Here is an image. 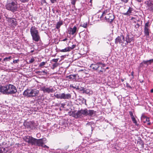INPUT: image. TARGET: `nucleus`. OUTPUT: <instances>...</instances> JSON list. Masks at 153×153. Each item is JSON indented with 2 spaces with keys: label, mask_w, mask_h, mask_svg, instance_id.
<instances>
[{
  "label": "nucleus",
  "mask_w": 153,
  "mask_h": 153,
  "mask_svg": "<svg viewBox=\"0 0 153 153\" xmlns=\"http://www.w3.org/2000/svg\"><path fill=\"white\" fill-rule=\"evenodd\" d=\"M50 1L52 3H54L57 2V0H50Z\"/></svg>",
  "instance_id": "nucleus-41"
},
{
  "label": "nucleus",
  "mask_w": 153,
  "mask_h": 153,
  "mask_svg": "<svg viewBox=\"0 0 153 153\" xmlns=\"http://www.w3.org/2000/svg\"><path fill=\"white\" fill-rule=\"evenodd\" d=\"M140 26V25L139 24L137 23L136 24V25H135V27H136V28H139Z\"/></svg>",
  "instance_id": "nucleus-45"
},
{
  "label": "nucleus",
  "mask_w": 153,
  "mask_h": 153,
  "mask_svg": "<svg viewBox=\"0 0 153 153\" xmlns=\"http://www.w3.org/2000/svg\"><path fill=\"white\" fill-rule=\"evenodd\" d=\"M121 80L122 82H123V81H124V79H121Z\"/></svg>",
  "instance_id": "nucleus-55"
},
{
  "label": "nucleus",
  "mask_w": 153,
  "mask_h": 153,
  "mask_svg": "<svg viewBox=\"0 0 153 153\" xmlns=\"http://www.w3.org/2000/svg\"><path fill=\"white\" fill-rule=\"evenodd\" d=\"M41 90L43 91L44 93H50L53 92V88L51 86H50L49 88H46L45 86L41 88Z\"/></svg>",
  "instance_id": "nucleus-17"
},
{
  "label": "nucleus",
  "mask_w": 153,
  "mask_h": 153,
  "mask_svg": "<svg viewBox=\"0 0 153 153\" xmlns=\"http://www.w3.org/2000/svg\"><path fill=\"white\" fill-rule=\"evenodd\" d=\"M76 46V45H72L71 47H68L70 48L69 49L70 50V51H71V50L74 49Z\"/></svg>",
  "instance_id": "nucleus-34"
},
{
  "label": "nucleus",
  "mask_w": 153,
  "mask_h": 153,
  "mask_svg": "<svg viewBox=\"0 0 153 153\" xmlns=\"http://www.w3.org/2000/svg\"><path fill=\"white\" fill-rule=\"evenodd\" d=\"M17 92L16 88L14 85L10 84L6 85L1 86L0 88V92L6 95L13 94Z\"/></svg>",
  "instance_id": "nucleus-1"
},
{
  "label": "nucleus",
  "mask_w": 153,
  "mask_h": 153,
  "mask_svg": "<svg viewBox=\"0 0 153 153\" xmlns=\"http://www.w3.org/2000/svg\"><path fill=\"white\" fill-rule=\"evenodd\" d=\"M69 47H67L65 48L64 49L59 50V51L60 52H69L70 51V50L69 49Z\"/></svg>",
  "instance_id": "nucleus-24"
},
{
  "label": "nucleus",
  "mask_w": 153,
  "mask_h": 153,
  "mask_svg": "<svg viewBox=\"0 0 153 153\" xmlns=\"http://www.w3.org/2000/svg\"><path fill=\"white\" fill-rule=\"evenodd\" d=\"M59 59H53L52 60V61L55 62V63H57V62L58 61V60Z\"/></svg>",
  "instance_id": "nucleus-37"
},
{
  "label": "nucleus",
  "mask_w": 153,
  "mask_h": 153,
  "mask_svg": "<svg viewBox=\"0 0 153 153\" xmlns=\"http://www.w3.org/2000/svg\"><path fill=\"white\" fill-rule=\"evenodd\" d=\"M125 39L126 43L125 44L126 45H128V44L130 45H134V38L132 35L127 33Z\"/></svg>",
  "instance_id": "nucleus-7"
},
{
  "label": "nucleus",
  "mask_w": 153,
  "mask_h": 153,
  "mask_svg": "<svg viewBox=\"0 0 153 153\" xmlns=\"http://www.w3.org/2000/svg\"><path fill=\"white\" fill-rule=\"evenodd\" d=\"M125 41V37L123 35L122 33L120 36H118L116 38L115 43L117 44L119 43L121 45H122L124 43Z\"/></svg>",
  "instance_id": "nucleus-11"
},
{
  "label": "nucleus",
  "mask_w": 153,
  "mask_h": 153,
  "mask_svg": "<svg viewBox=\"0 0 153 153\" xmlns=\"http://www.w3.org/2000/svg\"><path fill=\"white\" fill-rule=\"evenodd\" d=\"M153 62V59H151L148 60L143 61V63L147 65L150 64Z\"/></svg>",
  "instance_id": "nucleus-23"
},
{
  "label": "nucleus",
  "mask_w": 153,
  "mask_h": 153,
  "mask_svg": "<svg viewBox=\"0 0 153 153\" xmlns=\"http://www.w3.org/2000/svg\"><path fill=\"white\" fill-rule=\"evenodd\" d=\"M149 22H148L145 23L144 26V35L146 38H149Z\"/></svg>",
  "instance_id": "nucleus-12"
},
{
  "label": "nucleus",
  "mask_w": 153,
  "mask_h": 153,
  "mask_svg": "<svg viewBox=\"0 0 153 153\" xmlns=\"http://www.w3.org/2000/svg\"><path fill=\"white\" fill-rule=\"evenodd\" d=\"M42 147L44 148H47V149L49 148V147L46 145H43V146Z\"/></svg>",
  "instance_id": "nucleus-48"
},
{
  "label": "nucleus",
  "mask_w": 153,
  "mask_h": 153,
  "mask_svg": "<svg viewBox=\"0 0 153 153\" xmlns=\"http://www.w3.org/2000/svg\"><path fill=\"white\" fill-rule=\"evenodd\" d=\"M30 33L33 41L38 42L40 39L39 31L34 26H32L30 28Z\"/></svg>",
  "instance_id": "nucleus-3"
},
{
  "label": "nucleus",
  "mask_w": 153,
  "mask_h": 153,
  "mask_svg": "<svg viewBox=\"0 0 153 153\" xmlns=\"http://www.w3.org/2000/svg\"><path fill=\"white\" fill-rule=\"evenodd\" d=\"M87 25V22L82 23L80 25V26L84 28H86Z\"/></svg>",
  "instance_id": "nucleus-31"
},
{
  "label": "nucleus",
  "mask_w": 153,
  "mask_h": 153,
  "mask_svg": "<svg viewBox=\"0 0 153 153\" xmlns=\"http://www.w3.org/2000/svg\"><path fill=\"white\" fill-rule=\"evenodd\" d=\"M92 0H91V1H92Z\"/></svg>",
  "instance_id": "nucleus-63"
},
{
  "label": "nucleus",
  "mask_w": 153,
  "mask_h": 153,
  "mask_svg": "<svg viewBox=\"0 0 153 153\" xmlns=\"http://www.w3.org/2000/svg\"><path fill=\"white\" fill-rule=\"evenodd\" d=\"M6 20L8 25L12 28H14L17 25V23L16 19L6 17Z\"/></svg>",
  "instance_id": "nucleus-10"
},
{
  "label": "nucleus",
  "mask_w": 153,
  "mask_h": 153,
  "mask_svg": "<svg viewBox=\"0 0 153 153\" xmlns=\"http://www.w3.org/2000/svg\"><path fill=\"white\" fill-rule=\"evenodd\" d=\"M86 108L85 109H81L77 111H72L71 116L76 118H82L86 115Z\"/></svg>",
  "instance_id": "nucleus-6"
},
{
  "label": "nucleus",
  "mask_w": 153,
  "mask_h": 153,
  "mask_svg": "<svg viewBox=\"0 0 153 153\" xmlns=\"http://www.w3.org/2000/svg\"><path fill=\"white\" fill-rule=\"evenodd\" d=\"M134 19V17H132V18H131V19L132 20L133 19Z\"/></svg>",
  "instance_id": "nucleus-58"
},
{
  "label": "nucleus",
  "mask_w": 153,
  "mask_h": 153,
  "mask_svg": "<svg viewBox=\"0 0 153 153\" xmlns=\"http://www.w3.org/2000/svg\"><path fill=\"white\" fill-rule=\"evenodd\" d=\"M129 114H130V116H131L133 115L132 112L131 111H130L129 112Z\"/></svg>",
  "instance_id": "nucleus-46"
},
{
  "label": "nucleus",
  "mask_w": 153,
  "mask_h": 153,
  "mask_svg": "<svg viewBox=\"0 0 153 153\" xmlns=\"http://www.w3.org/2000/svg\"><path fill=\"white\" fill-rule=\"evenodd\" d=\"M18 61H19V60L18 59L17 60H14L13 61V62L14 63H17Z\"/></svg>",
  "instance_id": "nucleus-43"
},
{
  "label": "nucleus",
  "mask_w": 153,
  "mask_h": 153,
  "mask_svg": "<svg viewBox=\"0 0 153 153\" xmlns=\"http://www.w3.org/2000/svg\"><path fill=\"white\" fill-rule=\"evenodd\" d=\"M86 116H91L94 113V111L93 110H88L86 108Z\"/></svg>",
  "instance_id": "nucleus-20"
},
{
  "label": "nucleus",
  "mask_w": 153,
  "mask_h": 153,
  "mask_svg": "<svg viewBox=\"0 0 153 153\" xmlns=\"http://www.w3.org/2000/svg\"><path fill=\"white\" fill-rule=\"evenodd\" d=\"M85 100V103H86V100Z\"/></svg>",
  "instance_id": "nucleus-56"
},
{
  "label": "nucleus",
  "mask_w": 153,
  "mask_h": 153,
  "mask_svg": "<svg viewBox=\"0 0 153 153\" xmlns=\"http://www.w3.org/2000/svg\"><path fill=\"white\" fill-rule=\"evenodd\" d=\"M65 104L64 103H62L61 104V107L62 108H64V106Z\"/></svg>",
  "instance_id": "nucleus-47"
},
{
  "label": "nucleus",
  "mask_w": 153,
  "mask_h": 153,
  "mask_svg": "<svg viewBox=\"0 0 153 153\" xmlns=\"http://www.w3.org/2000/svg\"><path fill=\"white\" fill-rule=\"evenodd\" d=\"M85 71H86V70L85 69H81V70H79L78 71V72H81V71H83L84 73L86 74V73L85 72Z\"/></svg>",
  "instance_id": "nucleus-40"
},
{
  "label": "nucleus",
  "mask_w": 153,
  "mask_h": 153,
  "mask_svg": "<svg viewBox=\"0 0 153 153\" xmlns=\"http://www.w3.org/2000/svg\"><path fill=\"white\" fill-rule=\"evenodd\" d=\"M99 65L100 66V65H101L102 66H101V69H102V67H104L105 66V65L104 64L102 63L101 62H99Z\"/></svg>",
  "instance_id": "nucleus-32"
},
{
  "label": "nucleus",
  "mask_w": 153,
  "mask_h": 153,
  "mask_svg": "<svg viewBox=\"0 0 153 153\" xmlns=\"http://www.w3.org/2000/svg\"><path fill=\"white\" fill-rule=\"evenodd\" d=\"M131 119H133V118H134V115H132L131 116Z\"/></svg>",
  "instance_id": "nucleus-53"
},
{
  "label": "nucleus",
  "mask_w": 153,
  "mask_h": 153,
  "mask_svg": "<svg viewBox=\"0 0 153 153\" xmlns=\"http://www.w3.org/2000/svg\"><path fill=\"white\" fill-rule=\"evenodd\" d=\"M24 125L28 128L31 130H33L36 128L38 126V124L35 123L34 121H30L24 123Z\"/></svg>",
  "instance_id": "nucleus-8"
},
{
  "label": "nucleus",
  "mask_w": 153,
  "mask_h": 153,
  "mask_svg": "<svg viewBox=\"0 0 153 153\" xmlns=\"http://www.w3.org/2000/svg\"><path fill=\"white\" fill-rule=\"evenodd\" d=\"M62 24V21H59L58 22L56 26V28L57 29H59Z\"/></svg>",
  "instance_id": "nucleus-25"
},
{
  "label": "nucleus",
  "mask_w": 153,
  "mask_h": 153,
  "mask_svg": "<svg viewBox=\"0 0 153 153\" xmlns=\"http://www.w3.org/2000/svg\"><path fill=\"white\" fill-rule=\"evenodd\" d=\"M7 150L5 149V148H0V153H6Z\"/></svg>",
  "instance_id": "nucleus-28"
},
{
  "label": "nucleus",
  "mask_w": 153,
  "mask_h": 153,
  "mask_svg": "<svg viewBox=\"0 0 153 153\" xmlns=\"http://www.w3.org/2000/svg\"><path fill=\"white\" fill-rule=\"evenodd\" d=\"M108 67L106 68V69H108Z\"/></svg>",
  "instance_id": "nucleus-62"
},
{
  "label": "nucleus",
  "mask_w": 153,
  "mask_h": 153,
  "mask_svg": "<svg viewBox=\"0 0 153 153\" xmlns=\"http://www.w3.org/2000/svg\"><path fill=\"white\" fill-rule=\"evenodd\" d=\"M78 29L76 26H74L73 27H70L68 30L69 34L72 35H76L78 31Z\"/></svg>",
  "instance_id": "nucleus-16"
},
{
  "label": "nucleus",
  "mask_w": 153,
  "mask_h": 153,
  "mask_svg": "<svg viewBox=\"0 0 153 153\" xmlns=\"http://www.w3.org/2000/svg\"><path fill=\"white\" fill-rule=\"evenodd\" d=\"M126 86L127 87L129 88H131V87L129 85V84L128 83H126Z\"/></svg>",
  "instance_id": "nucleus-42"
},
{
  "label": "nucleus",
  "mask_w": 153,
  "mask_h": 153,
  "mask_svg": "<svg viewBox=\"0 0 153 153\" xmlns=\"http://www.w3.org/2000/svg\"><path fill=\"white\" fill-rule=\"evenodd\" d=\"M92 1H91V0H90V2H91Z\"/></svg>",
  "instance_id": "nucleus-61"
},
{
  "label": "nucleus",
  "mask_w": 153,
  "mask_h": 153,
  "mask_svg": "<svg viewBox=\"0 0 153 153\" xmlns=\"http://www.w3.org/2000/svg\"><path fill=\"white\" fill-rule=\"evenodd\" d=\"M143 82V80H142V81H141V82Z\"/></svg>",
  "instance_id": "nucleus-60"
},
{
  "label": "nucleus",
  "mask_w": 153,
  "mask_h": 153,
  "mask_svg": "<svg viewBox=\"0 0 153 153\" xmlns=\"http://www.w3.org/2000/svg\"><path fill=\"white\" fill-rule=\"evenodd\" d=\"M103 17H104L107 21L110 23H111L114 18V15L112 13H110L109 10L108 9L104 11L102 13L100 16V18Z\"/></svg>",
  "instance_id": "nucleus-4"
},
{
  "label": "nucleus",
  "mask_w": 153,
  "mask_h": 153,
  "mask_svg": "<svg viewBox=\"0 0 153 153\" xmlns=\"http://www.w3.org/2000/svg\"><path fill=\"white\" fill-rule=\"evenodd\" d=\"M77 0H71V4L73 5H75Z\"/></svg>",
  "instance_id": "nucleus-35"
},
{
  "label": "nucleus",
  "mask_w": 153,
  "mask_h": 153,
  "mask_svg": "<svg viewBox=\"0 0 153 153\" xmlns=\"http://www.w3.org/2000/svg\"><path fill=\"white\" fill-rule=\"evenodd\" d=\"M121 1L123 2L126 3L128 2V0H121Z\"/></svg>",
  "instance_id": "nucleus-44"
},
{
  "label": "nucleus",
  "mask_w": 153,
  "mask_h": 153,
  "mask_svg": "<svg viewBox=\"0 0 153 153\" xmlns=\"http://www.w3.org/2000/svg\"><path fill=\"white\" fill-rule=\"evenodd\" d=\"M58 63H54L53 64V65H52L51 68L53 69H55V68L57 67L58 66Z\"/></svg>",
  "instance_id": "nucleus-30"
},
{
  "label": "nucleus",
  "mask_w": 153,
  "mask_h": 153,
  "mask_svg": "<svg viewBox=\"0 0 153 153\" xmlns=\"http://www.w3.org/2000/svg\"><path fill=\"white\" fill-rule=\"evenodd\" d=\"M23 139L25 142L29 143H30L33 145V143L34 139V138L29 136H25Z\"/></svg>",
  "instance_id": "nucleus-15"
},
{
  "label": "nucleus",
  "mask_w": 153,
  "mask_h": 153,
  "mask_svg": "<svg viewBox=\"0 0 153 153\" xmlns=\"http://www.w3.org/2000/svg\"><path fill=\"white\" fill-rule=\"evenodd\" d=\"M67 40V38H65V39L62 40L61 41H65Z\"/></svg>",
  "instance_id": "nucleus-51"
},
{
  "label": "nucleus",
  "mask_w": 153,
  "mask_h": 153,
  "mask_svg": "<svg viewBox=\"0 0 153 153\" xmlns=\"http://www.w3.org/2000/svg\"><path fill=\"white\" fill-rule=\"evenodd\" d=\"M61 93L54 94V96L57 99H61Z\"/></svg>",
  "instance_id": "nucleus-27"
},
{
  "label": "nucleus",
  "mask_w": 153,
  "mask_h": 153,
  "mask_svg": "<svg viewBox=\"0 0 153 153\" xmlns=\"http://www.w3.org/2000/svg\"><path fill=\"white\" fill-rule=\"evenodd\" d=\"M150 92L152 93H153V89H151Z\"/></svg>",
  "instance_id": "nucleus-54"
},
{
  "label": "nucleus",
  "mask_w": 153,
  "mask_h": 153,
  "mask_svg": "<svg viewBox=\"0 0 153 153\" xmlns=\"http://www.w3.org/2000/svg\"><path fill=\"white\" fill-rule=\"evenodd\" d=\"M61 99L69 100L71 97V95L70 94H65V93H61Z\"/></svg>",
  "instance_id": "nucleus-19"
},
{
  "label": "nucleus",
  "mask_w": 153,
  "mask_h": 153,
  "mask_svg": "<svg viewBox=\"0 0 153 153\" xmlns=\"http://www.w3.org/2000/svg\"><path fill=\"white\" fill-rule=\"evenodd\" d=\"M134 72L132 71L131 72V76H132L134 78Z\"/></svg>",
  "instance_id": "nucleus-50"
},
{
  "label": "nucleus",
  "mask_w": 153,
  "mask_h": 153,
  "mask_svg": "<svg viewBox=\"0 0 153 153\" xmlns=\"http://www.w3.org/2000/svg\"><path fill=\"white\" fill-rule=\"evenodd\" d=\"M45 2V0H41V2L42 4L44 3Z\"/></svg>",
  "instance_id": "nucleus-49"
},
{
  "label": "nucleus",
  "mask_w": 153,
  "mask_h": 153,
  "mask_svg": "<svg viewBox=\"0 0 153 153\" xmlns=\"http://www.w3.org/2000/svg\"><path fill=\"white\" fill-rule=\"evenodd\" d=\"M84 92L86 93H87L89 92L88 91V90H85V91H84Z\"/></svg>",
  "instance_id": "nucleus-52"
},
{
  "label": "nucleus",
  "mask_w": 153,
  "mask_h": 153,
  "mask_svg": "<svg viewBox=\"0 0 153 153\" xmlns=\"http://www.w3.org/2000/svg\"><path fill=\"white\" fill-rule=\"evenodd\" d=\"M45 63H46V62H42L40 63L39 66V67H42L43 66L45 65Z\"/></svg>",
  "instance_id": "nucleus-36"
},
{
  "label": "nucleus",
  "mask_w": 153,
  "mask_h": 153,
  "mask_svg": "<svg viewBox=\"0 0 153 153\" xmlns=\"http://www.w3.org/2000/svg\"><path fill=\"white\" fill-rule=\"evenodd\" d=\"M133 123H134L136 125L138 126V125L137 124V121L136 120L135 118L131 119Z\"/></svg>",
  "instance_id": "nucleus-33"
},
{
  "label": "nucleus",
  "mask_w": 153,
  "mask_h": 153,
  "mask_svg": "<svg viewBox=\"0 0 153 153\" xmlns=\"http://www.w3.org/2000/svg\"><path fill=\"white\" fill-rule=\"evenodd\" d=\"M133 10V8L131 7H129L127 12L123 13V14L124 15L129 16L131 14V13H132Z\"/></svg>",
  "instance_id": "nucleus-21"
},
{
  "label": "nucleus",
  "mask_w": 153,
  "mask_h": 153,
  "mask_svg": "<svg viewBox=\"0 0 153 153\" xmlns=\"http://www.w3.org/2000/svg\"><path fill=\"white\" fill-rule=\"evenodd\" d=\"M17 0H13L12 2L7 3L6 5V9L13 12L17 11L18 7Z\"/></svg>",
  "instance_id": "nucleus-5"
},
{
  "label": "nucleus",
  "mask_w": 153,
  "mask_h": 153,
  "mask_svg": "<svg viewBox=\"0 0 153 153\" xmlns=\"http://www.w3.org/2000/svg\"><path fill=\"white\" fill-rule=\"evenodd\" d=\"M36 73L40 75H44L45 74H47V73L45 71H37L36 72Z\"/></svg>",
  "instance_id": "nucleus-26"
},
{
  "label": "nucleus",
  "mask_w": 153,
  "mask_h": 153,
  "mask_svg": "<svg viewBox=\"0 0 153 153\" xmlns=\"http://www.w3.org/2000/svg\"><path fill=\"white\" fill-rule=\"evenodd\" d=\"M100 66L99 65V63L97 62L95 64H92L90 65L89 68L93 72L97 71L98 72H102L103 70L100 69Z\"/></svg>",
  "instance_id": "nucleus-9"
},
{
  "label": "nucleus",
  "mask_w": 153,
  "mask_h": 153,
  "mask_svg": "<svg viewBox=\"0 0 153 153\" xmlns=\"http://www.w3.org/2000/svg\"><path fill=\"white\" fill-rule=\"evenodd\" d=\"M35 61V59L34 58H32L29 61V62L30 63H33Z\"/></svg>",
  "instance_id": "nucleus-38"
},
{
  "label": "nucleus",
  "mask_w": 153,
  "mask_h": 153,
  "mask_svg": "<svg viewBox=\"0 0 153 153\" xmlns=\"http://www.w3.org/2000/svg\"><path fill=\"white\" fill-rule=\"evenodd\" d=\"M141 121L144 123H147L148 125H150L151 123L149 122V118L146 116L142 115L141 117Z\"/></svg>",
  "instance_id": "nucleus-18"
},
{
  "label": "nucleus",
  "mask_w": 153,
  "mask_h": 153,
  "mask_svg": "<svg viewBox=\"0 0 153 153\" xmlns=\"http://www.w3.org/2000/svg\"><path fill=\"white\" fill-rule=\"evenodd\" d=\"M34 51H31V52H33Z\"/></svg>",
  "instance_id": "nucleus-59"
},
{
  "label": "nucleus",
  "mask_w": 153,
  "mask_h": 153,
  "mask_svg": "<svg viewBox=\"0 0 153 153\" xmlns=\"http://www.w3.org/2000/svg\"><path fill=\"white\" fill-rule=\"evenodd\" d=\"M77 75V74H74V75H72L71 74L69 76H66V77L67 78H68L69 79H75L76 78V76Z\"/></svg>",
  "instance_id": "nucleus-22"
},
{
  "label": "nucleus",
  "mask_w": 153,
  "mask_h": 153,
  "mask_svg": "<svg viewBox=\"0 0 153 153\" xmlns=\"http://www.w3.org/2000/svg\"><path fill=\"white\" fill-rule=\"evenodd\" d=\"M22 3H25L27 2L29 0H19Z\"/></svg>",
  "instance_id": "nucleus-39"
},
{
  "label": "nucleus",
  "mask_w": 153,
  "mask_h": 153,
  "mask_svg": "<svg viewBox=\"0 0 153 153\" xmlns=\"http://www.w3.org/2000/svg\"><path fill=\"white\" fill-rule=\"evenodd\" d=\"M12 59V57L11 56H9L8 57H7L4 58L3 60V61H9L10 59Z\"/></svg>",
  "instance_id": "nucleus-29"
},
{
  "label": "nucleus",
  "mask_w": 153,
  "mask_h": 153,
  "mask_svg": "<svg viewBox=\"0 0 153 153\" xmlns=\"http://www.w3.org/2000/svg\"><path fill=\"white\" fill-rule=\"evenodd\" d=\"M39 94V91L36 89H27L24 91L23 95L28 97H33L38 96Z\"/></svg>",
  "instance_id": "nucleus-2"
},
{
  "label": "nucleus",
  "mask_w": 153,
  "mask_h": 153,
  "mask_svg": "<svg viewBox=\"0 0 153 153\" xmlns=\"http://www.w3.org/2000/svg\"><path fill=\"white\" fill-rule=\"evenodd\" d=\"M145 3L147 5V8L148 9L152 12L153 11V1L148 0L145 1Z\"/></svg>",
  "instance_id": "nucleus-14"
},
{
  "label": "nucleus",
  "mask_w": 153,
  "mask_h": 153,
  "mask_svg": "<svg viewBox=\"0 0 153 153\" xmlns=\"http://www.w3.org/2000/svg\"><path fill=\"white\" fill-rule=\"evenodd\" d=\"M1 59H2L1 58H0V62L1 61Z\"/></svg>",
  "instance_id": "nucleus-57"
},
{
  "label": "nucleus",
  "mask_w": 153,
  "mask_h": 153,
  "mask_svg": "<svg viewBox=\"0 0 153 153\" xmlns=\"http://www.w3.org/2000/svg\"><path fill=\"white\" fill-rule=\"evenodd\" d=\"M44 143L42 139H36L34 138L33 143V145H34L39 146H43Z\"/></svg>",
  "instance_id": "nucleus-13"
}]
</instances>
